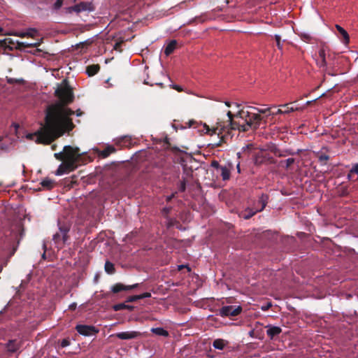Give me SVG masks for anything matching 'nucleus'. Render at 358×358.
Wrapping results in <instances>:
<instances>
[{"label":"nucleus","instance_id":"f257e3e1","mask_svg":"<svg viewBox=\"0 0 358 358\" xmlns=\"http://www.w3.org/2000/svg\"><path fill=\"white\" fill-rule=\"evenodd\" d=\"M55 94L59 101L47 107L45 124L36 132L27 134V139L48 145L73 129L74 124L70 116L74 114V111L67 107L74 99L72 88L66 80H64Z\"/></svg>","mask_w":358,"mask_h":358},{"label":"nucleus","instance_id":"f03ea898","mask_svg":"<svg viewBox=\"0 0 358 358\" xmlns=\"http://www.w3.org/2000/svg\"><path fill=\"white\" fill-rule=\"evenodd\" d=\"M64 162H62L55 171V175L62 176L64 173L71 172L78 168V163L80 158V150L78 148H73L70 145L64 147Z\"/></svg>","mask_w":358,"mask_h":358},{"label":"nucleus","instance_id":"7ed1b4c3","mask_svg":"<svg viewBox=\"0 0 358 358\" xmlns=\"http://www.w3.org/2000/svg\"><path fill=\"white\" fill-rule=\"evenodd\" d=\"M227 116L231 129H238L240 131H247L250 129L248 121L249 111L241 110L235 115H233L231 111H228Z\"/></svg>","mask_w":358,"mask_h":358},{"label":"nucleus","instance_id":"20e7f679","mask_svg":"<svg viewBox=\"0 0 358 358\" xmlns=\"http://www.w3.org/2000/svg\"><path fill=\"white\" fill-rule=\"evenodd\" d=\"M242 307L241 306H226L219 310L221 317H235L241 314Z\"/></svg>","mask_w":358,"mask_h":358},{"label":"nucleus","instance_id":"39448f33","mask_svg":"<svg viewBox=\"0 0 358 358\" xmlns=\"http://www.w3.org/2000/svg\"><path fill=\"white\" fill-rule=\"evenodd\" d=\"M320 61L317 64L320 67L327 68L328 66H331V64L327 61V57H331V51L327 46L322 45L319 50Z\"/></svg>","mask_w":358,"mask_h":358},{"label":"nucleus","instance_id":"423d86ee","mask_svg":"<svg viewBox=\"0 0 358 358\" xmlns=\"http://www.w3.org/2000/svg\"><path fill=\"white\" fill-rule=\"evenodd\" d=\"M76 329L80 334L85 336L95 335L99 332L98 329L91 325L78 324Z\"/></svg>","mask_w":358,"mask_h":358},{"label":"nucleus","instance_id":"0eeeda50","mask_svg":"<svg viewBox=\"0 0 358 358\" xmlns=\"http://www.w3.org/2000/svg\"><path fill=\"white\" fill-rule=\"evenodd\" d=\"M263 117L257 112L252 113L249 111V116L248 117V124H250V129H257Z\"/></svg>","mask_w":358,"mask_h":358},{"label":"nucleus","instance_id":"6e6552de","mask_svg":"<svg viewBox=\"0 0 358 358\" xmlns=\"http://www.w3.org/2000/svg\"><path fill=\"white\" fill-rule=\"evenodd\" d=\"M74 12L76 13H80L83 11H88L92 12L94 11L95 9V7L92 2H80V3H78L74 6Z\"/></svg>","mask_w":358,"mask_h":358},{"label":"nucleus","instance_id":"1a4fd4ad","mask_svg":"<svg viewBox=\"0 0 358 358\" xmlns=\"http://www.w3.org/2000/svg\"><path fill=\"white\" fill-rule=\"evenodd\" d=\"M141 334L139 332L135 331L120 332L114 334L115 336L122 340L134 339L138 337ZM111 336H113V335Z\"/></svg>","mask_w":358,"mask_h":358},{"label":"nucleus","instance_id":"9d476101","mask_svg":"<svg viewBox=\"0 0 358 358\" xmlns=\"http://www.w3.org/2000/svg\"><path fill=\"white\" fill-rule=\"evenodd\" d=\"M267 329L266 334L270 339H273L275 336H278L282 332V329L279 327L267 325L266 326Z\"/></svg>","mask_w":358,"mask_h":358},{"label":"nucleus","instance_id":"9b49d317","mask_svg":"<svg viewBox=\"0 0 358 358\" xmlns=\"http://www.w3.org/2000/svg\"><path fill=\"white\" fill-rule=\"evenodd\" d=\"M268 150L277 157H285L288 155H292V152L288 150H281L275 145H271Z\"/></svg>","mask_w":358,"mask_h":358},{"label":"nucleus","instance_id":"f8f14e48","mask_svg":"<svg viewBox=\"0 0 358 358\" xmlns=\"http://www.w3.org/2000/svg\"><path fill=\"white\" fill-rule=\"evenodd\" d=\"M137 286H138V284L126 286L121 283H117L113 286V287L111 288V290L113 293H117L121 291L132 289L136 287Z\"/></svg>","mask_w":358,"mask_h":358},{"label":"nucleus","instance_id":"ddd939ff","mask_svg":"<svg viewBox=\"0 0 358 358\" xmlns=\"http://www.w3.org/2000/svg\"><path fill=\"white\" fill-rule=\"evenodd\" d=\"M205 128L206 129V133L213 135V134H217L220 135L222 134L224 127L221 124V123H217L215 127H213L212 129H210L208 126L205 124Z\"/></svg>","mask_w":358,"mask_h":358},{"label":"nucleus","instance_id":"4468645a","mask_svg":"<svg viewBox=\"0 0 358 358\" xmlns=\"http://www.w3.org/2000/svg\"><path fill=\"white\" fill-rule=\"evenodd\" d=\"M177 47V41L176 40L171 41L165 47L164 54L166 56L170 55L173 52Z\"/></svg>","mask_w":358,"mask_h":358},{"label":"nucleus","instance_id":"2eb2a0df","mask_svg":"<svg viewBox=\"0 0 358 358\" xmlns=\"http://www.w3.org/2000/svg\"><path fill=\"white\" fill-rule=\"evenodd\" d=\"M268 196L266 195V194H262L261 196L259 197V199L258 201V203H257V205H258V208H257V211H262L264 208L266 207L267 203H268Z\"/></svg>","mask_w":358,"mask_h":358},{"label":"nucleus","instance_id":"dca6fc26","mask_svg":"<svg viewBox=\"0 0 358 358\" xmlns=\"http://www.w3.org/2000/svg\"><path fill=\"white\" fill-rule=\"evenodd\" d=\"M336 28L338 30V31L339 32V34H341V36H342L343 42L345 44H348L350 41V38H349V35H348V32L338 24L336 25Z\"/></svg>","mask_w":358,"mask_h":358},{"label":"nucleus","instance_id":"f3484780","mask_svg":"<svg viewBox=\"0 0 358 358\" xmlns=\"http://www.w3.org/2000/svg\"><path fill=\"white\" fill-rule=\"evenodd\" d=\"M100 69L99 64H92L87 67L86 72L89 76H94L98 73Z\"/></svg>","mask_w":358,"mask_h":358},{"label":"nucleus","instance_id":"a211bd4d","mask_svg":"<svg viewBox=\"0 0 358 358\" xmlns=\"http://www.w3.org/2000/svg\"><path fill=\"white\" fill-rule=\"evenodd\" d=\"M220 170V175H221L223 180H227L230 178L231 171L227 166H221Z\"/></svg>","mask_w":358,"mask_h":358},{"label":"nucleus","instance_id":"6ab92c4d","mask_svg":"<svg viewBox=\"0 0 358 358\" xmlns=\"http://www.w3.org/2000/svg\"><path fill=\"white\" fill-rule=\"evenodd\" d=\"M41 185L45 189L50 190L53 188L55 185V181L53 180L46 178L41 182Z\"/></svg>","mask_w":358,"mask_h":358},{"label":"nucleus","instance_id":"aec40b11","mask_svg":"<svg viewBox=\"0 0 358 358\" xmlns=\"http://www.w3.org/2000/svg\"><path fill=\"white\" fill-rule=\"evenodd\" d=\"M116 151L115 148L112 145L107 146L104 150L100 152V156L103 158L108 157L111 153Z\"/></svg>","mask_w":358,"mask_h":358},{"label":"nucleus","instance_id":"412c9836","mask_svg":"<svg viewBox=\"0 0 358 358\" xmlns=\"http://www.w3.org/2000/svg\"><path fill=\"white\" fill-rule=\"evenodd\" d=\"M151 331L158 336L164 337H167L169 336V332L162 327L152 328Z\"/></svg>","mask_w":358,"mask_h":358},{"label":"nucleus","instance_id":"4be33fe9","mask_svg":"<svg viewBox=\"0 0 358 358\" xmlns=\"http://www.w3.org/2000/svg\"><path fill=\"white\" fill-rule=\"evenodd\" d=\"M36 29H30L27 31L18 32L16 34V36H17L19 37H21V38H24V37H26V36L34 37V35L36 34Z\"/></svg>","mask_w":358,"mask_h":358},{"label":"nucleus","instance_id":"5701e85b","mask_svg":"<svg viewBox=\"0 0 358 358\" xmlns=\"http://www.w3.org/2000/svg\"><path fill=\"white\" fill-rule=\"evenodd\" d=\"M227 344V342L223 339H216L213 341V347L215 349L223 350Z\"/></svg>","mask_w":358,"mask_h":358},{"label":"nucleus","instance_id":"b1692460","mask_svg":"<svg viewBox=\"0 0 358 358\" xmlns=\"http://www.w3.org/2000/svg\"><path fill=\"white\" fill-rule=\"evenodd\" d=\"M104 269H105V271L108 274H113L115 271L114 264L109 261L106 262L105 266H104Z\"/></svg>","mask_w":358,"mask_h":358},{"label":"nucleus","instance_id":"393cba45","mask_svg":"<svg viewBox=\"0 0 358 358\" xmlns=\"http://www.w3.org/2000/svg\"><path fill=\"white\" fill-rule=\"evenodd\" d=\"M271 108L272 107H268V108H256L254 106H248V108H250V110H252L254 112H257L259 115L266 114L267 113H271L270 110Z\"/></svg>","mask_w":358,"mask_h":358},{"label":"nucleus","instance_id":"a878e982","mask_svg":"<svg viewBox=\"0 0 358 358\" xmlns=\"http://www.w3.org/2000/svg\"><path fill=\"white\" fill-rule=\"evenodd\" d=\"M257 208L255 210L251 209V208H247L245 210V213L243 215V217L244 219L248 220L250 217H252L254 215H255L257 213Z\"/></svg>","mask_w":358,"mask_h":358},{"label":"nucleus","instance_id":"bb28decb","mask_svg":"<svg viewBox=\"0 0 358 358\" xmlns=\"http://www.w3.org/2000/svg\"><path fill=\"white\" fill-rule=\"evenodd\" d=\"M295 160L294 158H288L285 161H281L280 162V165L285 167L286 169H288L290 166H292L294 163Z\"/></svg>","mask_w":358,"mask_h":358},{"label":"nucleus","instance_id":"cd10ccee","mask_svg":"<svg viewBox=\"0 0 358 358\" xmlns=\"http://www.w3.org/2000/svg\"><path fill=\"white\" fill-rule=\"evenodd\" d=\"M280 106L285 108V110H283L284 114H287L291 112H294V111L299 110V108L289 106V104H284V105H281Z\"/></svg>","mask_w":358,"mask_h":358},{"label":"nucleus","instance_id":"c85d7f7f","mask_svg":"<svg viewBox=\"0 0 358 358\" xmlns=\"http://www.w3.org/2000/svg\"><path fill=\"white\" fill-rule=\"evenodd\" d=\"M18 348V345L14 341H10L8 344V349L10 352H15Z\"/></svg>","mask_w":358,"mask_h":358},{"label":"nucleus","instance_id":"c756f323","mask_svg":"<svg viewBox=\"0 0 358 358\" xmlns=\"http://www.w3.org/2000/svg\"><path fill=\"white\" fill-rule=\"evenodd\" d=\"M54 155L57 159L63 161V162H64L65 157H64V150L62 152L55 153Z\"/></svg>","mask_w":358,"mask_h":358},{"label":"nucleus","instance_id":"7c9ffc66","mask_svg":"<svg viewBox=\"0 0 358 358\" xmlns=\"http://www.w3.org/2000/svg\"><path fill=\"white\" fill-rule=\"evenodd\" d=\"M352 173L358 174V163L355 164L351 169L350 173L348 175V179H350Z\"/></svg>","mask_w":358,"mask_h":358},{"label":"nucleus","instance_id":"2f4dec72","mask_svg":"<svg viewBox=\"0 0 358 358\" xmlns=\"http://www.w3.org/2000/svg\"><path fill=\"white\" fill-rule=\"evenodd\" d=\"M126 307H128L127 305H125L124 303H119V304H116L113 306V309L115 310V311H117V310H123V309H126Z\"/></svg>","mask_w":358,"mask_h":358},{"label":"nucleus","instance_id":"473e14b6","mask_svg":"<svg viewBox=\"0 0 358 358\" xmlns=\"http://www.w3.org/2000/svg\"><path fill=\"white\" fill-rule=\"evenodd\" d=\"M64 0H57L53 5L55 10H59L63 5Z\"/></svg>","mask_w":358,"mask_h":358},{"label":"nucleus","instance_id":"72a5a7b5","mask_svg":"<svg viewBox=\"0 0 358 358\" xmlns=\"http://www.w3.org/2000/svg\"><path fill=\"white\" fill-rule=\"evenodd\" d=\"M275 41H276V45H277V47L278 48V49L280 50H282V45L280 43V36L279 35H275Z\"/></svg>","mask_w":358,"mask_h":358},{"label":"nucleus","instance_id":"f704fd0d","mask_svg":"<svg viewBox=\"0 0 358 358\" xmlns=\"http://www.w3.org/2000/svg\"><path fill=\"white\" fill-rule=\"evenodd\" d=\"M319 161L321 162H326L329 159V157L327 155H320L319 157Z\"/></svg>","mask_w":358,"mask_h":358},{"label":"nucleus","instance_id":"c9c22d12","mask_svg":"<svg viewBox=\"0 0 358 358\" xmlns=\"http://www.w3.org/2000/svg\"><path fill=\"white\" fill-rule=\"evenodd\" d=\"M138 299H139L138 295H134V296H131L128 297L127 301V302H134Z\"/></svg>","mask_w":358,"mask_h":358},{"label":"nucleus","instance_id":"e433bc0d","mask_svg":"<svg viewBox=\"0 0 358 358\" xmlns=\"http://www.w3.org/2000/svg\"><path fill=\"white\" fill-rule=\"evenodd\" d=\"M272 306V303L271 302H268L266 304L262 306L261 307V309L263 310V311H266L268 310Z\"/></svg>","mask_w":358,"mask_h":358},{"label":"nucleus","instance_id":"4c0bfd02","mask_svg":"<svg viewBox=\"0 0 358 358\" xmlns=\"http://www.w3.org/2000/svg\"><path fill=\"white\" fill-rule=\"evenodd\" d=\"M151 296V294L150 292H145L143 294H139L138 298L139 299H142L144 298H149Z\"/></svg>","mask_w":358,"mask_h":358},{"label":"nucleus","instance_id":"58836bf2","mask_svg":"<svg viewBox=\"0 0 358 358\" xmlns=\"http://www.w3.org/2000/svg\"><path fill=\"white\" fill-rule=\"evenodd\" d=\"M278 114H284L283 113V110L282 109H278L275 112H271V113H269V114H268L266 115L267 116H269V115H278Z\"/></svg>","mask_w":358,"mask_h":358},{"label":"nucleus","instance_id":"ea45409f","mask_svg":"<svg viewBox=\"0 0 358 358\" xmlns=\"http://www.w3.org/2000/svg\"><path fill=\"white\" fill-rule=\"evenodd\" d=\"M185 188H186L185 182V180H182L180 182L179 189L180 192H184L185 190Z\"/></svg>","mask_w":358,"mask_h":358},{"label":"nucleus","instance_id":"a19ab883","mask_svg":"<svg viewBox=\"0 0 358 358\" xmlns=\"http://www.w3.org/2000/svg\"><path fill=\"white\" fill-rule=\"evenodd\" d=\"M69 345H70V342L67 339H63L61 342V346L62 348H65Z\"/></svg>","mask_w":358,"mask_h":358},{"label":"nucleus","instance_id":"79ce46f5","mask_svg":"<svg viewBox=\"0 0 358 358\" xmlns=\"http://www.w3.org/2000/svg\"><path fill=\"white\" fill-rule=\"evenodd\" d=\"M171 87L177 90L178 92H182L183 91V89L180 86V85H171Z\"/></svg>","mask_w":358,"mask_h":358},{"label":"nucleus","instance_id":"37998d69","mask_svg":"<svg viewBox=\"0 0 358 358\" xmlns=\"http://www.w3.org/2000/svg\"><path fill=\"white\" fill-rule=\"evenodd\" d=\"M211 166L212 167H214V168H216L217 169H220V166L219 164V162L217 161H213L211 162Z\"/></svg>","mask_w":358,"mask_h":358},{"label":"nucleus","instance_id":"c03bdc74","mask_svg":"<svg viewBox=\"0 0 358 358\" xmlns=\"http://www.w3.org/2000/svg\"><path fill=\"white\" fill-rule=\"evenodd\" d=\"M335 57H336L335 54L331 52V57H327L328 58L327 61L329 62H330L331 64V65L334 64V59Z\"/></svg>","mask_w":358,"mask_h":358},{"label":"nucleus","instance_id":"a18cd8bd","mask_svg":"<svg viewBox=\"0 0 358 358\" xmlns=\"http://www.w3.org/2000/svg\"><path fill=\"white\" fill-rule=\"evenodd\" d=\"M74 6H71V7H68L66 8V12L67 13H71L72 12H74Z\"/></svg>","mask_w":358,"mask_h":358},{"label":"nucleus","instance_id":"49530a36","mask_svg":"<svg viewBox=\"0 0 358 358\" xmlns=\"http://www.w3.org/2000/svg\"><path fill=\"white\" fill-rule=\"evenodd\" d=\"M7 82L10 84H13L16 82V80H15L14 78H7Z\"/></svg>","mask_w":358,"mask_h":358},{"label":"nucleus","instance_id":"de8ad7c7","mask_svg":"<svg viewBox=\"0 0 358 358\" xmlns=\"http://www.w3.org/2000/svg\"><path fill=\"white\" fill-rule=\"evenodd\" d=\"M82 114H83V113H82V111L80 109L76 110L77 116H80V115H82Z\"/></svg>","mask_w":358,"mask_h":358},{"label":"nucleus","instance_id":"09e8293b","mask_svg":"<svg viewBox=\"0 0 358 358\" xmlns=\"http://www.w3.org/2000/svg\"><path fill=\"white\" fill-rule=\"evenodd\" d=\"M185 267H187V266H185V265H180L178 266V270H181L182 268H185Z\"/></svg>","mask_w":358,"mask_h":358},{"label":"nucleus","instance_id":"8fccbe9b","mask_svg":"<svg viewBox=\"0 0 358 358\" xmlns=\"http://www.w3.org/2000/svg\"><path fill=\"white\" fill-rule=\"evenodd\" d=\"M127 309H129V310H132L133 309V307L132 306H128V307H126Z\"/></svg>","mask_w":358,"mask_h":358},{"label":"nucleus","instance_id":"3c124183","mask_svg":"<svg viewBox=\"0 0 358 358\" xmlns=\"http://www.w3.org/2000/svg\"><path fill=\"white\" fill-rule=\"evenodd\" d=\"M253 334H254V331H251L249 333L250 336H253Z\"/></svg>","mask_w":358,"mask_h":358},{"label":"nucleus","instance_id":"603ef678","mask_svg":"<svg viewBox=\"0 0 358 358\" xmlns=\"http://www.w3.org/2000/svg\"><path fill=\"white\" fill-rule=\"evenodd\" d=\"M36 44H27V46H36Z\"/></svg>","mask_w":358,"mask_h":358},{"label":"nucleus","instance_id":"864d4df0","mask_svg":"<svg viewBox=\"0 0 358 358\" xmlns=\"http://www.w3.org/2000/svg\"><path fill=\"white\" fill-rule=\"evenodd\" d=\"M225 104L227 106H230V103L229 102H225Z\"/></svg>","mask_w":358,"mask_h":358},{"label":"nucleus","instance_id":"5fc2aeb1","mask_svg":"<svg viewBox=\"0 0 358 358\" xmlns=\"http://www.w3.org/2000/svg\"><path fill=\"white\" fill-rule=\"evenodd\" d=\"M164 210L166 213H169V209H166V208H164Z\"/></svg>","mask_w":358,"mask_h":358},{"label":"nucleus","instance_id":"6e6d98bb","mask_svg":"<svg viewBox=\"0 0 358 358\" xmlns=\"http://www.w3.org/2000/svg\"><path fill=\"white\" fill-rule=\"evenodd\" d=\"M120 45V43H116L115 48H117V47L119 46Z\"/></svg>","mask_w":358,"mask_h":358},{"label":"nucleus","instance_id":"4d7b16f0","mask_svg":"<svg viewBox=\"0 0 358 358\" xmlns=\"http://www.w3.org/2000/svg\"><path fill=\"white\" fill-rule=\"evenodd\" d=\"M237 168H238V171H240V170H239V164L237 165Z\"/></svg>","mask_w":358,"mask_h":358},{"label":"nucleus","instance_id":"13d9d810","mask_svg":"<svg viewBox=\"0 0 358 358\" xmlns=\"http://www.w3.org/2000/svg\"><path fill=\"white\" fill-rule=\"evenodd\" d=\"M1 31H2V29L0 27V32H1Z\"/></svg>","mask_w":358,"mask_h":358},{"label":"nucleus","instance_id":"bf43d9fd","mask_svg":"<svg viewBox=\"0 0 358 358\" xmlns=\"http://www.w3.org/2000/svg\"><path fill=\"white\" fill-rule=\"evenodd\" d=\"M77 0H73V1H76Z\"/></svg>","mask_w":358,"mask_h":358}]
</instances>
